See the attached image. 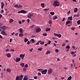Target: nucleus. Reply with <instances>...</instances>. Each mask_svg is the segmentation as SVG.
<instances>
[{"instance_id": "obj_1", "label": "nucleus", "mask_w": 80, "mask_h": 80, "mask_svg": "<svg viewBox=\"0 0 80 80\" xmlns=\"http://www.w3.org/2000/svg\"><path fill=\"white\" fill-rule=\"evenodd\" d=\"M60 4V3L58 2L57 0H56L54 2V3L53 4V6L54 7H58L59 6Z\"/></svg>"}, {"instance_id": "obj_2", "label": "nucleus", "mask_w": 80, "mask_h": 80, "mask_svg": "<svg viewBox=\"0 0 80 80\" xmlns=\"http://www.w3.org/2000/svg\"><path fill=\"white\" fill-rule=\"evenodd\" d=\"M27 13V11H25L24 10H21L18 12V13Z\"/></svg>"}, {"instance_id": "obj_3", "label": "nucleus", "mask_w": 80, "mask_h": 80, "mask_svg": "<svg viewBox=\"0 0 80 80\" xmlns=\"http://www.w3.org/2000/svg\"><path fill=\"white\" fill-rule=\"evenodd\" d=\"M47 71H48L47 69H44L43 70H42V74H44V75H45V74L47 73Z\"/></svg>"}, {"instance_id": "obj_4", "label": "nucleus", "mask_w": 80, "mask_h": 80, "mask_svg": "<svg viewBox=\"0 0 80 80\" xmlns=\"http://www.w3.org/2000/svg\"><path fill=\"white\" fill-rule=\"evenodd\" d=\"M41 31V29L39 28H37L35 29V32L39 33Z\"/></svg>"}, {"instance_id": "obj_5", "label": "nucleus", "mask_w": 80, "mask_h": 80, "mask_svg": "<svg viewBox=\"0 0 80 80\" xmlns=\"http://www.w3.org/2000/svg\"><path fill=\"white\" fill-rule=\"evenodd\" d=\"M33 13H29V15H28V17L29 18H32V16L33 17Z\"/></svg>"}, {"instance_id": "obj_6", "label": "nucleus", "mask_w": 80, "mask_h": 80, "mask_svg": "<svg viewBox=\"0 0 80 80\" xmlns=\"http://www.w3.org/2000/svg\"><path fill=\"white\" fill-rule=\"evenodd\" d=\"M14 60L16 62H19L20 60H21V59L20 58H17L16 59L14 58Z\"/></svg>"}, {"instance_id": "obj_7", "label": "nucleus", "mask_w": 80, "mask_h": 80, "mask_svg": "<svg viewBox=\"0 0 80 80\" xmlns=\"http://www.w3.org/2000/svg\"><path fill=\"white\" fill-rule=\"evenodd\" d=\"M1 33L3 35H5L6 36H7V34H6L5 32V30H3L2 31H1Z\"/></svg>"}, {"instance_id": "obj_8", "label": "nucleus", "mask_w": 80, "mask_h": 80, "mask_svg": "<svg viewBox=\"0 0 80 80\" xmlns=\"http://www.w3.org/2000/svg\"><path fill=\"white\" fill-rule=\"evenodd\" d=\"M52 71H53V70L52 68L49 69L48 71V74H50L52 72Z\"/></svg>"}, {"instance_id": "obj_9", "label": "nucleus", "mask_w": 80, "mask_h": 80, "mask_svg": "<svg viewBox=\"0 0 80 80\" xmlns=\"http://www.w3.org/2000/svg\"><path fill=\"white\" fill-rule=\"evenodd\" d=\"M15 80H22V78H20L18 76H17Z\"/></svg>"}, {"instance_id": "obj_10", "label": "nucleus", "mask_w": 80, "mask_h": 80, "mask_svg": "<svg viewBox=\"0 0 80 80\" xmlns=\"http://www.w3.org/2000/svg\"><path fill=\"white\" fill-rule=\"evenodd\" d=\"M1 8L2 9H3V7L5 6V4L3 3V2H1Z\"/></svg>"}, {"instance_id": "obj_11", "label": "nucleus", "mask_w": 80, "mask_h": 80, "mask_svg": "<svg viewBox=\"0 0 80 80\" xmlns=\"http://www.w3.org/2000/svg\"><path fill=\"white\" fill-rule=\"evenodd\" d=\"M24 57H25V55L24 54H21L20 55V58H21L22 59H23Z\"/></svg>"}, {"instance_id": "obj_12", "label": "nucleus", "mask_w": 80, "mask_h": 80, "mask_svg": "<svg viewBox=\"0 0 80 80\" xmlns=\"http://www.w3.org/2000/svg\"><path fill=\"white\" fill-rule=\"evenodd\" d=\"M68 20H70V21H72V20H73V19H72V17L71 16L69 17L68 18Z\"/></svg>"}, {"instance_id": "obj_13", "label": "nucleus", "mask_w": 80, "mask_h": 80, "mask_svg": "<svg viewBox=\"0 0 80 80\" xmlns=\"http://www.w3.org/2000/svg\"><path fill=\"white\" fill-rule=\"evenodd\" d=\"M6 72H9V73H10V72H11V69L10 68H7Z\"/></svg>"}, {"instance_id": "obj_14", "label": "nucleus", "mask_w": 80, "mask_h": 80, "mask_svg": "<svg viewBox=\"0 0 80 80\" xmlns=\"http://www.w3.org/2000/svg\"><path fill=\"white\" fill-rule=\"evenodd\" d=\"M74 12L75 13H76L78 11V8H75L74 9Z\"/></svg>"}, {"instance_id": "obj_15", "label": "nucleus", "mask_w": 80, "mask_h": 80, "mask_svg": "<svg viewBox=\"0 0 80 80\" xmlns=\"http://www.w3.org/2000/svg\"><path fill=\"white\" fill-rule=\"evenodd\" d=\"M72 22V21H67L66 22V25H68V23H71Z\"/></svg>"}, {"instance_id": "obj_16", "label": "nucleus", "mask_w": 80, "mask_h": 80, "mask_svg": "<svg viewBox=\"0 0 80 80\" xmlns=\"http://www.w3.org/2000/svg\"><path fill=\"white\" fill-rule=\"evenodd\" d=\"M28 39H27V38H24V42H28Z\"/></svg>"}, {"instance_id": "obj_17", "label": "nucleus", "mask_w": 80, "mask_h": 80, "mask_svg": "<svg viewBox=\"0 0 80 80\" xmlns=\"http://www.w3.org/2000/svg\"><path fill=\"white\" fill-rule=\"evenodd\" d=\"M7 57H8V58H10V57H11V54L9 53L7 54Z\"/></svg>"}, {"instance_id": "obj_18", "label": "nucleus", "mask_w": 80, "mask_h": 80, "mask_svg": "<svg viewBox=\"0 0 80 80\" xmlns=\"http://www.w3.org/2000/svg\"><path fill=\"white\" fill-rule=\"evenodd\" d=\"M23 29L21 28L19 29V30L20 31V33H22V32H23Z\"/></svg>"}, {"instance_id": "obj_19", "label": "nucleus", "mask_w": 80, "mask_h": 80, "mask_svg": "<svg viewBox=\"0 0 80 80\" xmlns=\"http://www.w3.org/2000/svg\"><path fill=\"white\" fill-rule=\"evenodd\" d=\"M23 36V34H22V33H21L19 34V37H22Z\"/></svg>"}, {"instance_id": "obj_20", "label": "nucleus", "mask_w": 80, "mask_h": 80, "mask_svg": "<svg viewBox=\"0 0 80 80\" xmlns=\"http://www.w3.org/2000/svg\"><path fill=\"white\" fill-rule=\"evenodd\" d=\"M28 80V78L27 77V76H24L23 78V80Z\"/></svg>"}, {"instance_id": "obj_21", "label": "nucleus", "mask_w": 80, "mask_h": 80, "mask_svg": "<svg viewBox=\"0 0 80 80\" xmlns=\"http://www.w3.org/2000/svg\"><path fill=\"white\" fill-rule=\"evenodd\" d=\"M41 5L42 8H44L45 7V4L44 3H41Z\"/></svg>"}, {"instance_id": "obj_22", "label": "nucleus", "mask_w": 80, "mask_h": 80, "mask_svg": "<svg viewBox=\"0 0 80 80\" xmlns=\"http://www.w3.org/2000/svg\"><path fill=\"white\" fill-rule=\"evenodd\" d=\"M72 76H69V77H68L67 80H71V79H72Z\"/></svg>"}, {"instance_id": "obj_23", "label": "nucleus", "mask_w": 80, "mask_h": 80, "mask_svg": "<svg viewBox=\"0 0 80 80\" xmlns=\"http://www.w3.org/2000/svg\"><path fill=\"white\" fill-rule=\"evenodd\" d=\"M13 21H14V20L13 19H11L9 21V22L10 23H12V22H13Z\"/></svg>"}, {"instance_id": "obj_24", "label": "nucleus", "mask_w": 80, "mask_h": 80, "mask_svg": "<svg viewBox=\"0 0 80 80\" xmlns=\"http://www.w3.org/2000/svg\"><path fill=\"white\" fill-rule=\"evenodd\" d=\"M20 65L21 66H22V67H24V65H25V63H21L20 64Z\"/></svg>"}, {"instance_id": "obj_25", "label": "nucleus", "mask_w": 80, "mask_h": 80, "mask_svg": "<svg viewBox=\"0 0 80 80\" xmlns=\"http://www.w3.org/2000/svg\"><path fill=\"white\" fill-rule=\"evenodd\" d=\"M50 31V28H46V32H49Z\"/></svg>"}, {"instance_id": "obj_26", "label": "nucleus", "mask_w": 80, "mask_h": 80, "mask_svg": "<svg viewBox=\"0 0 80 80\" xmlns=\"http://www.w3.org/2000/svg\"><path fill=\"white\" fill-rule=\"evenodd\" d=\"M79 17V14H74V17Z\"/></svg>"}, {"instance_id": "obj_27", "label": "nucleus", "mask_w": 80, "mask_h": 80, "mask_svg": "<svg viewBox=\"0 0 80 80\" xmlns=\"http://www.w3.org/2000/svg\"><path fill=\"white\" fill-rule=\"evenodd\" d=\"M58 18V17L56 16H55L53 18V20H55L56 19H57Z\"/></svg>"}, {"instance_id": "obj_28", "label": "nucleus", "mask_w": 80, "mask_h": 80, "mask_svg": "<svg viewBox=\"0 0 80 80\" xmlns=\"http://www.w3.org/2000/svg\"><path fill=\"white\" fill-rule=\"evenodd\" d=\"M50 51H48L45 54L46 55H48V54H50Z\"/></svg>"}, {"instance_id": "obj_29", "label": "nucleus", "mask_w": 80, "mask_h": 80, "mask_svg": "<svg viewBox=\"0 0 80 80\" xmlns=\"http://www.w3.org/2000/svg\"><path fill=\"white\" fill-rule=\"evenodd\" d=\"M50 14L51 15H53L54 14H55V12H50Z\"/></svg>"}, {"instance_id": "obj_30", "label": "nucleus", "mask_w": 80, "mask_h": 80, "mask_svg": "<svg viewBox=\"0 0 80 80\" xmlns=\"http://www.w3.org/2000/svg\"><path fill=\"white\" fill-rule=\"evenodd\" d=\"M57 37H58L59 38H61V37H62V35L61 34H58V36Z\"/></svg>"}, {"instance_id": "obj_31", "label": "nucleus", "mask_w": 80, "mask_h": 80, "mask_svg": "<svg viewBox=\"0 0 80 80\" xmlns=\"http://www.w3.org/2000/svg\"><path fill=\"white\" fill-rule=\"evenodd\" d=\"M49 24H50V25H51V24H52V21H51L50 20H49Z\"/></svg>"}, {"instance_id": "obj_32", "label": "nucleus", "mask_w": 80, "mask_h": 80, "mask_svg": "<svg viewBox=\"0 0 80 80\" xmlns=\"http://www.w3.org/2000/svg\"><path fill=\"white\" fill-rule=\"evenodd\" d=\"M38 70H39V72H41V73H42V71L43 70V69H38Z\"/></svg>"}, {"instance_id": "obj_33", "label": "nucleus", "mask_w": 80, "mask_h": 80, "mask_svg": "<svg viewBox=\"0 0 80 80\" xmlns=\"http://www.w3.org/2000/svg\"><path fill=\"white\" fill-rule=\"evenodd\" d=\"M77 23L78 25H80V20H78L77 22Z\"/></svg>"}, {"instance_id": "obj_34", "label": "nucleus", "mask_w": 80, "mask_h": 80, "mask_svg": "<svg viewBox=\"0 0 80 80\" xmlns=\"http://www.w3.org/2000/svg\"><path fill=\"white\" fill-rule=\"evenodd\" d=\"M19 77H20V78H22V79L23 78V75H20V76H19Z\"/></svg>"}, {"instance_id": "obj_35", "label": "nucleus", "mask_w": 80, "mask_h": 80, "mask_svg": "<svg viewBox=\"0 0 80 80\" xmlns=\"http://www.w3.org/2000/svg\"><path fill=\"white\" fill-rule=\"evenodd\" d=\"M44 11H48V10H49V8H45L43 9Z\"/></svg>"}, {"instance_id": "obj_36", "label": "nucleus", "mask_w": 80, "mask_h": 80, "mask_svg": "<svg viewBox=\"0 0 80 80\" xmlns=\"http://www.w3.org/2000/svg\"><path fill=\"white\" fill-rule=\"evenodd\" d=\"M70 47L69 46H67L66 47V48H68V49H70Z\"/></svg>"}, {"instance_id": "obj_37", "label": "nucleus", "mask_w": 80, "mask_h": 80, "mask_svg": "<svg viewBox=\"0 0 80 80\" xmlns=\"http://www.w3.org/2000/svg\"><path fill=\"white\" fill-rule=\"evenodd\" d=\"M18 8H23V7H22V5H19Z\"/></svg>"}, {"instance_id": "obj_38", "label": "nucleus", "mask_w": 80, "mask_h": 80, "mask_svg": "<svg viewBox=\"0 0 80 80\" xmlns=\"http://www.w3.org/2000/svg\"><path fill=\"white\" fill-rule=\"evenodd\" d=\"M45 43V42L44 41H42L40 43V44H41V45H43V44H44Z\"/></svg>"}, {"instance_id": "obj_39", "label": "nucleus", "mask_w": 80, "mask_h": 80, "mask_svg": "<svg viewBox=\"0 0 80 80\" xmlns=\"http://www.w3.org/2000/svg\"><path fill=\"white\" fill-rule=\"evenodd\" d=\"M38 50H39V51H42V48H39Z\"/></svg>"}, {"instance_id": "obj_40", "label": "nucleus", "mask_w": 80, "mask_h": 80, "mask_svg": "<svg viewBox=\"0 0 80 80\" xmlns=\"http://www.w3.org/2000/svg\"><path fill=\"white\" fill-rule=\"evenodd\" d=\"M31 40L32 42V43H34L35 42V40H34V39H31Z\"/></svg>"}, {"instance_id": "obj_41", "label": "nucleus", "mask_w": 80, "mask_h": 80, "mask_svg": "<svg viewBox=\"0 0 80 80\" xmlns=\"http://www.w3.org/2000/svg\"><path fill=\"white\" fill-rule=\"evenodd\" d=\"M71 13V12H70V11H69L68 12H67V14L68 15H70Z\"/></svg>"}, {"instance_id": "obj_42", "label": "nucleus", "mask_w": 80, "mask_h": 80, "mask_svg": "<svg viewBox=\"0 0 80 80\" xmlns=\"http://www.w3.org/2000/svg\"><path fill=\"white\" fill-rule=\"evenodd\" d=\"M43 36H47V33H43Z\"/></svg>"}, {"instance_id": "obj_43", "label": "nucleus", "mask_w": 80, "mask_h": 80, "mask_svg": "<svg viewBox=\"0 0 80 80\" xmlns=\"http://www.w3.org/2000/svg\"><path fill=\"white\" fill-rule=\"evenodd\" d=\"M51 43V41L49 40L48 41V42L47 43V44L48 45V44H50Z\"/></svg>"}, {"instance_id": "obj_44", "label": "nucleus", "mask_w": 80, "mask_h": 80, "mask_svg": "<svg viewBox=\"0 0 80 80\" xmlns=\"http://www.w3.org/2000/svg\"><path fill=\"white\" fill-rule=\"evenodd\" d=\"M55 52H59L58 49H56L55 50Z\"/></svg>"}, {"instance_id": "obj_45", "label": "nucleus", "mask_w": 80, "mask_h": 80, "mask_svg": "<svg viewBox=\"0 0 80 80\" xmlns=\"http://www.w3.org/2000/svg\"><path fill=\"white\" fill-rule=\"evenodd\" d=\"M18 7V5L17 4L15 5L14 6V7H15V8H17V7Z\"/></svg>"}, {"instance_id": "obj_46", "label": "nucleus", "mask_w": 80, "mask_h": 80, "mask_svg": "<svg viewBox=\"0 0 80 80\" xmlns=\"http://www.w3.org/2000/svg\"><path fill=\"white\" fill-rule=\"evenodd\" d=\"M35 27V25H32L30 27V28H33V27Z\"/></svg>"}, {"instance_id": "obj_47", "label": "nucleus", "mask_w": 80, "mask_h": 80, "mask_svg": "<svg viewBox=\"0 0 80 80\" xmlns=\"http://www.w3.org/2000/svg\"><path fill=\"white\" fill-rule=\"evenodd\" d=\"M33 50V48H32L31 49L29 50V51H30V52H32V50Z\"/></svg>"}, {"instance_id": "obj_48", "label": "nucleus", "mask_w": 80, "mask_h": 80, "mask_svg": "<svg viewBox=\"0 0 80 80\" xmlns=\"http://www.w3.org/2000/svg\"><path fill=\"white\" fill-rule=\"evenodd\" d=\"M38 75H42V74H41V73L40 72H38Z\"/></svg>"}, {"instance_id": "obj_49", "label": "nucleus", "mask_w": 80, "mask_h": 80, "mask_svg": "<svg viewBox=\"0 0 80 80\" xmlns=\"http://www.w3.org/2000/svg\"><path fill=\"white\" fill-rule=\"evenodd\" d=\"M1 13H3V12H4V11H3V10L2 9L1 11Z\"/></svg>"}, {"instance_id": "obj_50", "label": "nucleus", "mask_w": 80, "mask_h": 80, "mask_svg": "<svg viewBox=\"0 0 80 80\" xmlns=\"http://www.w3.org/2000/svg\"><path fill=\"white\" fill-rule=\"evenodd\" d=\"M71 54L72 55H74V54H75V52L72 51V52H71Z\"/></svg>"}, {"instance_id": "obj_51", "label": "nucleus", "mask_w": 80, "mask_h": 80, "mask_svg": "<svg viewBox=\"0 0 80 80\" xmlns=\"http://www.w3.org/2000/svg\"><path fill=\"white\" fill-rule=\"evenodd\" d=\"M25 67H26V68H27L28 67V65L27 64H26L25 66H24Z\"/></svg>"}, {"instance_id": "obj_52", "label": "nucleus", "mask_w": 80, "mask_h": 80, "mask_svg": "<svg viewBox=\"0 0 80 80\" xmlns=\"http://www.w3.org/2000/svg\"><path fill=\"white\" fill-rule=\"evenodd\" d=\"M27 43L28 45H30V41H28L27 42Z\"/></svg>"}, {"instance_id": "obj_53", "label": "nucleus", "mask_w": 80, "mask_h": 80, "mask_svg": "<svg viewBox=\"0 0 80 80\" xmlns=\"http://www.w3.org/2000/svg\"><path fill=\"white\" fill-rule=\"evenodd\" d=\"M54 35L55 36H58V34H57V33H54Z\"/></svg>"}, {"instance_id": "obj_54", "label": "nucleus", "mask_w": 80, "mask_h": 80, "mask_svg": "<svg viewBox=\"0 0 80 80\" xmlns=\"http://www.w3.org/2000/svg\"><path fill=\"white\" fill-rule=\"evenodd\" d=\"M65 18H63L62 20V22H63V21H65Z\"/></svg>"}, {"instance_id": "obj_55", "label": "nucleus", "mask_w": 80, "mask_h": 80, "mask_svg": "<svg viewBox=\"0 0 80 80\" xmlns=\"http://www.w3.org/2000/svg\"><path fill=\"white\" fill-rule=\"evenodd\" d=\"M38 78V77L37 76H34V79H37V78Z\"/></svg>"}, {"instance_id": "obj_56", "label": "nucleus", "mask_w": 80, "mask_h": 80, "mask_svg": "<svg viewBox=\"0 0 80 80\" xmlns=\"http://www.w3.org/2000/svg\"><path fill=\"white\" fill-rule=\"evenodd\" d=\"M27 21H28V23H29V22H30V19H27Z\"/></svg>"}, {"instance_id": "obj_57", "label": "nucleus", "mask_w": 80, "mask_h": 80, "mask_svg": "<svg viewBox=\"0 0 80 80\" xmlns=\"http://www.w3.org/2000/svg\"><path fill=\"white\" fill-rule=\"evenodd\" d=\"M72 48H73V49H75V48H76V47H74V46H72Z\"/></svg>"}, {"instance_id": "obj_58", "label": "nucleus", "mask_w": 80, "mask_h": 80, "mask_svg": "<svg viewBox=\"0 0 80 80\" xmlns=\"http://www.w3.org/2000/svg\"><path fill=\"white\" fill-rule=\"evenodd\" d=\"M11 52H14L15 51V50L13 49H11L10 50Z\"/></svg>"}, {"instance_id": "obj_59", "label": "nucleus", "mask_w": 80, "mask_h": 80, "mask_svg": "<svg viewBox=\"0 0 80 80\" xmlns=\"http://www.w3.org/2000/svg\"><path fill=\"white\" fill-rule=\"evenodd\" d=\"M39 44V42H37L36 43V45H38Z\"/></svg>"}, {"instance_id": "obj_60", "label": "nucleus", "mask_w": 80, "mask_h": 80, "mask_svg": "<svg viewBox=\"0 0 80 80\" xmlns=\"http://www.w3.org/2000/svg\"><path fill=\"white\" fill-rule=\"evenodd\" d=\"M12 39L11 38L10 40V42L11 43L12 42Z\"/></svg>"}, {"instance_id": "obj_61", "label": "nucleus", "mask_w": 80, "mask_h": 80, "mask_svg": "<svg viewBox=\"0 0 80 80\" xmlns=\"http://www.w3.org/2000/svg\"><path fill=\"white\" fill-rule=\"evenodd\" d=\"M71 30H75V28H71Z\"/></svg>"}, {"instance_id": "obj_62", "label": "nucleus", "mask_w": 80, "mask_h": 80, "mask_svg": "<svg viewBox=\"0 0 80 80\" xmlns=\"http://www.w3.org/2000/svg\"><path fill=\"white\" fill-rule=\"evenodd\" d=\"M57 61L58 62H59V61H60V59L59 58H57Z\"/></svg>"}, {"instance_id": "obj_63", "label": "nucleus", "mask_w": 80, "mask_h": 80, "mask_svg": "<svg viewBox=\"0 0 80 80\" xmlns=\"http://www.w3.org/2000/svg\"><path fill=\"white\" fill-rule=\"evenodd\" d=\"M0 38H3V37L0 35Z\"/></svg>"}, {"instance_id": "obj_64", "label": "nucleus", "mask_w": 80, "mask_h": 80, "mask_svg": "<svg viewBox=\"0 0 80 80\" xmlns=\"http://www.w3.org/2000/svg\"><path fill=\"white\" fill-rule=\"evenodd\" d=\"M19 23L20 24H22V21H19Z\"/></svg>"}]
</instances>
